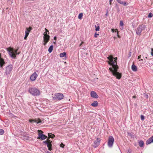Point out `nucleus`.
Masks as SVG:
<instances>
[{
    "label": "nucleus",
    "instance_id": "f257e3e1",
    "mask_svg": "<svg viewBox=\"0 0 153 153\" xmlns=\"http://www.w3.org/2000/svg\"><path fill=\"white\" fill-rule=\"evenodd\" d=\"M107 58L109 60L107 61L108 64L112 67V68L110 67L109 70L113 75L116 76L117 79H120L122 75L120 73L117 72L118 67L117 65V62L116 61L117 60V57L114 58L112 56H109Z\"/></svg>",
    "mask_w": 153,
    "mask_h": 153
},
{
    "label": "nucleus",
    "instance_id": "f03ea898",
    "mask_svg": "<svg viewBox=\"0 0 153 153\" xmlns=\"http://www.w3.org/2000/svg\"><path fill=\"white\" fill-rule=\"evenodd\" d=\"M28 90L29 93L33 96H38L40 94L39 90L35 87L30 88Z\"/></svg>",
    "mask_w": 153,
    "mask_h": 153
},
{
    "label": "nucleus",
    "instance_id": "7ed1b4c3",
    "mask_svg": "<svg viewBox=\"0 0 153 153\" xmlns=\"http://www.w3.org/2000/svg\"><path fill=\"white\" fill-rule=\"evenodd\" d=\"M146 28V26L142 24L139 25L136 30V34L139 36H140L141 32L144 31Z\"/></svg>",
    "mask_w": 153,
    "mask_h": 153
},
{
    "label": "nucleus",
    "instance_id": "20e7f679",
    "mask_svg": "<svg viewBox=\"0 0 153 153\" xmlns=\"http://www.w3.org/2000/svg\"><path fill=\"white\" fill-rule=\"evenodd\" d=\"M17 49L15 50L10 47V57L13 59H15L16 58V55L19 54V53H17Z\"/></svg>",
    "mask_w": 153,
    "mask_h": 153
},
{
    "label": "nucleus",
    "instance_id": "39448f33",
    "mask_svg": "<svg viewBox=\"0 0 153 153\" xmlns=\"http://www.w3.org/2000/svg\"><path fill=\"white\" fill-rule=\"evenodd\" d=\"M64 96L62 94L57 93L53 97V100L55 101L59 100L63 98Z\"/></svg>",
    "mask_w": 153,
    "mask_h": 153
},
{
    "label": "nucleus",
    "instance_id": "423d86ee",
    "mask_svg": "<svg viewBox=\"0 0 153 153\" xmlns=\"http://www.w3.org/2000/svg\"><path fill=\"white\" fill-rule=\"evenodd\" d=\"M38 137H37V139H41V140H45L47 137L43 134V132L41 130H38Z\"/></svg>",
    "mask_w": 153,
    "mask_h": 153
},
{
    "label": "nucleus",
    "instance_id": "0eeeda50",
    "mask_svg": "<svg viewBox=\"0 0 153 153\" xmlns=\"http://www.w3.org/2000/svg\"><path fill=\"white\" fill-rule=\"evenodd\" d=\"M114 139L112 136H109L108 140V145L109 147H111L113 145Z\"/></svg>",
    "mask_w": 153,
    "mask_h": 153
},
{
    "label": "nucleus",
    "instance_id": "6e6552de",
    "mask_svg": "<svg viewBox=\"0 0 153 153\" xmlns=\"http://www.w3.org/2000/svg\"><path fill=\"white\" fill-rule=\"evenodd\" d=\"M32 29V27H29V28H26V30L25 31V36L24 37V39H26L27 36H28L29 33L30 31Z\"/></svg>",
    "mask_w": 153,
    "mask_h": 153
},
{
    "label": "nucleus",
    "instance_id": "1a4fd4ad",
    "mask_svg": "<svg viewBox=\"0 0 153 153\" xmlns=\"http://www.w3.org/2000/svg\"><path fill=\"white\" fill-rule=\"evenodd\" d=\"M101 140L99 138H97L94 141L93 146L94 148L97 147L100 144Z\"/></svg>",
    "mask_w": 153,
    "mask_h": 153
},
{
    "label": "nucleus",
    "instance_id": "9d476101",
    "mask_svg": "<svg viewBox=\"0 0 153 153\" xmlns=\"http://www.w3.org/2000/svg\"><path fill=\"white\" fill-rule=\"evenodd\" d=\"M37 76V74L35 72L30 76V79L32 81H34L36 79Z\"/></svg>",
    "mask_w": 153,
    "mask_h": 153
},
{
    "label": "nucleus",
    "instance_id": "9b49d317",
    "mask_svg": "<svg viewBox=\"0 0 153 153\" xmlns=\"http://www.w3.org/2000/svg\"><path fill=\"white\" fill-rule=\"evenodd\" d=\"M43 143H45L47 145V146L48 148V149L49 151H51L52 150V145L51 144V143H49L47 140L43 141Z\"/></svg>",
    "mask_w": 153,
    "mask_h": 153
},
{
    "label": "nucleus",
    "instance_id": "f8f14e48",
    "mask_svg": "<svg viewBox=\"0 0 153 153\" xmlns=\"http://www.w3.org/2000/svg\"><path fill=\"white\" fill-rule=\"evenodd\" d=\"M50 36H46L45 38H43V41L44 42L43 43V45H45L50 40Z\"/></svg>",
    "mask_w": 153,
    "mask_h": 153
},
{
    "label": "nucleus",
    "instance_id": "ddd939ff",
    "mask_svg": "<svg viewBox=\"0 0 153 153\" xmlns=\"http://www.w3.org/2000/svg\"><path fill=\"white\" fill-rule=\"evenodd\" d=\"M90 94L91 97L94 98H98L99 97L98 95L94 91H92L91 92Z\"/></svg>",
    "mask_w": 153,
    "mask_h": 153
},
{
    "label": "nucleus",
    "instance_id": "4468645a",
    "mask_svg": "<svg viewBox=\"0 0 153 153\" xmlns=\"http://www.w3.org/2000/svg\"><path fill=\"white\" fill-rule=\"evenodd\" d=\"M153 142V136L148 139L146 142V144L148 145Z\"/></svg>",
    "mask_w": 153,
    "mask_h": 153
},
{
    "label": "nucleus",
    "instance_id": "2eb2a0df",
    "mask_svg": "<svg viewBox=\"0 0 153 153\" xmlns=\"http://www.w3.org/2000/svg\"><path fill=\"white\" fill-rule=\"evenodd\" d=\"M5 64L3 59L1 58V54L0 53V66L1 67H2L3 65Z\"/></svg>",
    "mask_w": 153,
    "mask_h": 153
},
{
    "label": "nucleus",
    "instance_id": "dca6fc26",
    "mask_svg": "<svg viewBox=\"0 0 153 153\" xmlns=\"http://www.w3.org/2000/svg\"><path fill=\"white\" fill-rule=\"evenodd\" d=\"M30 123H32L33 122L36 123L37 124L42 123V121L40 119H38L37 120H29Z\"/></svg>",
    "mask_w": 153,
    "mask_h": 153
},
{
    "label": "nucleus",
    "instance_id": "f3484780",
    "mask_svg": "<svg viewBox=\"0 0 153 153\" xmlns=\"http://www.w3.org/2000/svg\"><path fill=\"white\" fill-rule=\"evenodd\" d=\"M5 74H6L7 76H8L10 75V67L9 65L7 66L6 68Z\"/></svg>",
    "mask_w": 153,
    "mask_h": 153
},
{
    "label": "nucleus",
    "instance_id": "a211bd4d",
    "mask_svg": "<svg viewBox=\"0 0 153 153\" xmlns=\"http://www.w3.org/2000/svg\"><path fill=\"white\" fill-rule=\"evenodd\" d=\"M117 1L120 4H123L124 6H126L128 4L125 2H123L121 0H117Z\"/></svg>",
    "mask_w": 153,
    "mask_h": 153
},
{
    "label": "nucleus",
    "instance_id": "6ab92c4d",
    "mask_svg": "<svg viewBox=\"0 0 153 153\" xmlns=\"http://www.w3.org/2000/svg\"><path fill=\"white\" fill-rule=\"evenodd\" d=\"M21 137L24 140H27L29 138L27 136L24 134L21 135Z\"/></svg>",
    "mask_w": 153,
    "mask_h": 153
},
{
    "label": "nucleus",
    "instance_id": "aec40b11",
    "mask_svg": "<svg viewBox=\"0 0 153 153\" xmlns=\"http://www.w3.org/2000/svg\"><path fill=\"white\" fill-rule=\"evenodd\" d=\"M131 69L134 71H137V66L134 65V64L131 66Z\"/></svg>",
    "mask_w": 153,
    "mask_h": 153
},
{
    "label": "nucleus",
    "instance_id": "412c9836",
    "mask_svg": "<svg viewBox=\"0 0 153 153\" xmlns=\"http://www.w3.org/2000/svg\"><path fill=\"white\" fill-rule=\"evenodd\" d=\"M91 105L94 107H96L98 105V102L97 101H94L91 104Z\"/></svg>",
    "mask_w": 153,
    "mask_h": 153
},
{
    "label": "nucleus",
    "instance_id": "4be33fe9",
    "mask_svg": "<svg viewBox=\"0 0 153 153\" xmlns=\"http://www.w3.org/2000/svg\"><path fill=\"white\" fill-rule=\"evenodd\" d=\"M144 144V142H143V141L142 140H140L139 142V145L141 147L143 146Z\"/></svg>",
    "mask_w": 153,
    "mask_h": 153
},
{
    "label": "nucleus",
    "instance_id": "5701e85b",
    "mask_svg": "<svg viewBox=\"0 0 153 153\" xmlns=\"http://www.w3.org/2000/svg\"><path fill=\"white\" fill-rule=\"evenodd\" d=\"M53 48V45H51L50 46L48 49V51L49 53H51L52 51Z\"/></svg>",
    "mask_w": 153,
    "mask_h": 153
},
{
    "label": "nucleus",
    "instance_id": "b1692460",
    "mask_svg": "<svg viewBox=\"0 0 153 153\" xmlns=\"http://www.w3.org/2000/svg\"><path fill=\"white\" fill-rule=\"evenodd\" d=\"M66 53L65 52L60 54L59 56L61 57H63L66 56Z\"/></svg>",
    "mask_w": 153,
    "mask_h": 153
},
{
    "label": "nucleus",
    "instance_id": "393cba45",
    "mask_svg": "<svg viewBox=\"0 0 153 153\" xmlns=\"http://www.w3.org/2000/svg\"><path fill=\"white\" fill-rule=\"evenodd\" d=\"M48 136H49V138H53L55 137V135L54 134H50L48 133Z\"/></svg>",
    "mask_w": 153,
    "mask_h": 153
},
{
    "label": "nucleus",
    "instance_id": "a878e982",
    "mask_svg": "<svg viewBox=\"0 0 153 153\" xmlns=\"http://www.w3.org/2000/svg\"><path fill=\"white\" fill-rule=\"evenodd\" d=\"M83 16V14L82 13H80L79 14L78 16V18L79 19H81L82 18Z\"/></svg>",
    "mask_w": 153,
    "mask_h": 153
},
{
    "label": "nucleus",
    "instance_id": "bb28decb",
    "mask_svg": "<svg viewBox=\"0 0 153 153\" xmlns=\"http://www.w3.org/2000/svg\"><path fill=\"white\" fill-rule=\"evenodd\" d=\"M44 36H43V38H45L46 36H49V35L47 34V33L46 32H45L43 34Z\"/></svg>",
    "mask_w": 153,
    "mask_h": 153
},
{
    "label": "nucleus",
    "instance_id": "cd10ccee",
    "mask_svg": "<svg viewBox=\"0 0 153 153\" xmlns=\"http://www.w3.org/2000/svg\"><path fill=\"white\" fill-rule=\"evenodd\" d=\"M4 133V131L2 129H0V135H2Z\"/></svg>",
    "mask_w": 153,
    "mask_h": 153
},
{
    "label": "nucleus",
    "instance_id": "c85d7f7f",
    "mask_svg": "<svg viewBox=\"0 0 153 153\" xmlns=\"http://www.w3.org/2000/svg\"><path fill=\"white\" fill-rule=\"evenodd\" d=\"M95 27L96 28L95 30L96 31H99L100 30V27L99 26H97L96 25H95Z\"/></svg>",
    "mask_w": 153,
    "mask_h": 153
},
{
    "label": "nucleus",
    "instance_id": "c756f323",
    "mask_svg": "<svg viewBox=\"0 0 153 153\" xmlns=\"http://www.w3.org/2000/svg\"><path fill=\"white\" fill-rule=\"evenodd\" d=\"M153 16V14L151 13H150L148 16L149 18L152 17Z\"/></svg>",
    "mask_w": 153,
    "mask_h": 153
},
{
    "label": "nucleus",
    "instance_id": "7c9ffc66",
    "mask_svg": "<svg viewBox=\"0 0 153 153\" xmlns=\"http://www.w3.org/2000/svg\"><path fill=\"white\" fill-rule=\"evenodd\" d=\"M120 26H123L124 24L122 21L121 20L120 21Z\"/></svg>",
    "mask_w": 153,
    "mask_h": 153
},
{
    "label": "nucleus",
    "instance_id": "2f4dec72",
    "mask_svg": "<svg viewBox=\"0 0 153 153\" xmlns=\"http://www.w3.org/2000/svg\"><path fill=\"white\" fill-rule=\"evenodd\" d=\"M5 122L6 123L5 124L6 125L5 126H8L9 125V122H8L7 120H5Z\"/></svg>",
    "mask_w": 153,
    "mask_h": 153
},
{
    "label": "nucleus",
    "instance_id": "473e14b6",
    "mask_svg": "<svg viewBox=\"0 0 153 153\" xmlns=\"http://www.w3.org/2000/svg\"><path fill=\"white\" fill-rule=\"evenodd\" d=\"M140 117H141V119L142 120H144V119H145L144 116L143 115H141V116Z\"/></svg>",
    "mask_w": 153,
    "mask_h": 153
},
{
    "label": "nucleus",
    "instance_id": "72a5a7b5",
    "mask_svg": "<svg viewBox=\"0 0 153 153\" xmlns=\"http://www.w3.org/2000/svg\"><path fill=\"white\" fill-rule=\"evenodd\" d=\"M117 30V29L114 30V29H112L111 30L113 33L116 32Z\"/></svg>",
    "mask_w": 153,
    "mask_h": 153
},
{
    "label": "nucleus",
    "instance_id": "f704fd0d",
    "mask_svg": "<svg viewBox=\"0 0 153 153\" xmlns=\"http://www.w3.org/2000/svg\"><path fill=\"white\" fill-rule=\"evenodd\" d=\"M60 146L62 148H64L65 145L63 143H61L60 145Z\"/></svg>",
    "mask_w": 153,
    "mask_h": 153
},
{
    "label": "nucleus",
    "instance_id": "c9c22d12",
    "mask_svg": "<svg viewBox=\"0 0 153 153\" xmlns=\"http://www.w3.org/2000/svg\"><path fill=\"white\" fill-rule=\"evenodd\" d=\"M99 35V34L95 33L94 35V37L95 38H97V36H98Z\"/></svg>",
    "mask_w": 153,
    "mask_h": 153
},
{
    "label": "nucleus",
    "instance_id": "e433bc0d",
    "mask_svg": "<svg viewBox=\"0 0 153 153\" xmlns=\"http://www.w3.org/2000/svg\"><path fill=\"white\" fill-rule=\"evenodd\" d=\"M7 50L8 53L10 55V47L7 48Z\"/></svg>",
    "mask_w": 153,
    "mask_h": 153
},
{
    "label": "nucleus",
    "instance_id": "4c0bfd02",
    "mask_svg": "<svg viewBox=\"0 0 153 153\" xmlns=\"http://www.w3.org/2000/svg\"><path fill=\"white\" fill-rule=\"evenodd\" d=\"M49 138H48V139H47V141L49 143H51V144L52 141H51L50 140H49Z\"/></svg>",
    "mask_w": 153,
    "mask_h": 153
},
{
    "label": "nucleus",
    "instance_id": "58836bf2",
    "mask_svg": "<svg viewBox=\"0 0 153 153\" xmlns=\"http://www.w3.org/2000/svg\"><path fill=\"white\" fill-rule=\"evenodd\" d=\"M45 30H46V32L47 33V32H48V34H49V31H48V29H47L46 28H45Z\"/></svg>",
    "mask_w": 153,
    "mask_h": 153
},
{
    "label": "nucleus",
    "instance_id": "ea45409f",
    "mask_svg": "<svg viewBox=\"0 0 153 153\" xmlns=\"http://www.w3.org/2000/svg\"><path fill=\"white\" fill-rule=\"evenodd\" d=\"M131 52H129L128 53L129 57H130L131 56Z\"/></svg>",
    "mask_w": 153,
    "mask_h": 153
},
{
    "label": "nucleus",
    "instance_id": "a19ab883",
    "mask_svg": "<svg viewBox=\"0 0 153 153\" xmlns=\"http://www.w3.org/2000/svg\"><path fill=\"white\" fill-rule=\"evenodd\" d=\"M120 29L121 30H123V26H120Z\"/></svg>",
    "mask_w": 153,
    "mask_h": 153
},
{
    "label": "nucleus",
    "instance_id": "79ce46f5",
    "mask_svg": "<svg viewBox=\"0 0 153 153\" xmlns=\"http://www.w3.org/2000/svg\"><path fill=\"white\" fill-rule=\"evenodd\" d=\"M141 55H140L138 57V59H140L141 58Z\"/></svg>",
    "mask_w": 153,
    "mask_h": 153
},
{
    "label": "nucleus",
    "instance_id": "37998d69",
    "mask_svg": "<svg viewBox=\"0 0 153 153\" xmlns=\"http://www.w3.org/2000/svg\"><path fill=\"white\" fill-rule=\"evenodd\" d=\"M56 39H57V38H56V36H55L54 37V38H53V39H54V40H56Z\"/></svg>",
    "mask_w": 153,
    "mask_h": 153
},
{
    "label": "nucleus",
    "instance_id": "c03bdc74",
    "mask_svg": "<svg viewBox=\"0 0 153 153\" xmlns=\"http://www.w3.org/2000/svg\"><path fill=\"white\" fill-rule=\"evenodd\" d=\"M128 135L129 136H131V134L130 133H128Z\"/></svg>",
    "mask_w": 153,
    "mask_h": 153
},
{
    "label": "nucleus",
    "instance_id": "a18cd8bd",
    "mask_svg": "<svg viewBox=\"0 0 153 153\" xmlns=\"http://www.w3.org/2000/svg\"><path fill=\"white\" fill-rule=\"evenodd\" d=\"M151 52H153V48H152L151 49Z\"/></svg>",
    "mask_w": 153,
    "mask_h": 153
},
{
    "label": "nucleus",
    "instance_id": "49530a36",
    "mask_svg": "<svg viewBox=\"0 0 153 153\" xmlns=\"http://www.w3.org/2000/svg\"><path fill=\"white\" fill-rule=\"evenodd\" d=\"M136 96H134L133 97V98H136Z\"/></svg>",
    "mask_w": 153,
    "mask_h": 153
},
{
    "label": "nucleus",
    "instance_id": "de8ad7c7",
    "mask_svg": "<svg viewBox=\"0 0 153 153\" xmlns=\"http://www.w3.org/2000/svg\"><path fill=\"white\" fill-rule=\"evenodd\" d=\"M151 54L152 56H153V52H151Z\"/></svg>",
    "mask_w": 153,
    "mask_h": 153
},
{
    "label": "nucleus",
    "instance_id": "09e8293b",
    "mask_svg": "<svg viewBox=\"0 0 153 153\" xmlns=\"http://www.w3.org/2000/svg\"><path fill=\"white\" fill-rule=\"evenodd\" d=\"M46 153H52L50 152H49V151H48Z\"/></svg>",
    "mask_w": 153,
    "mask_h": 153
},
{
    "label": "nucleus",
    "instance_id": "8fccbe9b",
    "mask_svg": "<svg viewBox=\"0 0 153 153\" xmlns=\"http://www.w3.org/2000/svg\"><path fill=\"white\" fill-rule=\"evenodd\" d=\"M82 43H83V42H82V43H81L80 44V45H80V46H81L82 45Z\"/></svg>",
    "mask_w": 153,
    "mask_h": 153
},
{
    "label": "nucleus",
    "instance_id": "3c124183",
    "mask_svg": "<svg viewBox=\"0 0 153 153\" xmlns=\"http://www.w3.org/2000/svg\"><path fill=\"white\" fill-rule=\"evenodd\" d=\"M148 98V95L146 96V98Z\"/></svg>",
    "mask_w": 153,
    "mask_h": 153
},
{
    "label": "nucleus",
    "instance_id": "603ef678",
    "mask_svg": "<svg viewBox=\"0 0 153 153\" xmlns=\"http://www.w3.org/2000/svg\"><path fill=\"white\" fill-rule=\"evenodd\" d=\"M109 2H112L113 0H109Z\"/></svg>",
    "mask_w": 153,
    "mask_h": 153
},
{
    "label": "nucleus",
    "instance_id": "864d4df0",
    "mask_svg": "<svg viewBox=\"0 0 153 153\" xmlns=\"http://www.w3.org/2000/svg\"><path fill=\"white\" fill-rule=\"evenodd\" d=\"M110 2V3H109L110 4V5H111L112 2Z\"/></svg>",
    "mask_w": 153,
    "mask_h": 153
},
{
    "label": "nucleus",
    "instance_id": "5fc2aeb1",
    "mask_svg": "<svg viewBox=\"0 0 153 153\" xmlns=\"http://www.w3.org/2000/svg\"><path fill=\"white\" fill-rule=\"evenodd\" d=\"M11 66H10V71L11 70Z\"/></svg>",
    "mask_w": 153,
    "mask_h": 153
},
{
    "label": "nucleus",
    "instance_id": "6e6d98bb",
    "mask_svg": "<svg viewBox=\"0 0 153 153\" xmlns=\"http://www.w3.org/2000/svg\"><path fill=\"white\" fill-rule=\"evenodd\" d=\"M143 60L142 59H141L140 60Z\"/></svg>",
    "mask_w": 153,
    "mask_h": 153
},
{
    "label": "nucleus",
    "instance_id": "4d7b16f0",
    "mask_svg": "<svg viewBox=\"0 0 153 153\" xmlns=\"http://www.w3.org/2000/svg\"><path fill=\"white\" fill-rule=\"evenodd\" d=\"M54 43H56V42H54Z\"/></svg>",
    "mask_w": 153,
    "mask_h": 153
},
{
    "label": "nucleus",
    "instance_id": "13d9d810",
    "mask_svg": "<svg viewBox=\"0 0 153 153\" xmlns=\"http://www.w3.org/2000/svg\"><path fill=\"white\" fill-rule=\"evenodd\" d=\"M107 15V13L105 15Z\"/></svg>",
    "mask_w": 153,
    "mask_h": 153
}]
</instances>
